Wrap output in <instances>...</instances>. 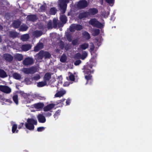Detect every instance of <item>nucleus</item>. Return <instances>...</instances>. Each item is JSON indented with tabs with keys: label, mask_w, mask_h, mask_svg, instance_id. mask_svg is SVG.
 <instances>
[{
	"label": "nucleus",
	"mask_w": 152,
	"mask_h": 152,
	"mask_svg": "<svg viewBox=\"0 0 152 152\" xmlns=\"http://www.w3.org/2000/svg\"><path fill=\"white\" fill-rule=\"evenodd\" d=\"M92 66V62H90L89 64L84 66L83 72L85 75V78L87 80L86 84L88 82L91 83L92 81V76L91 74L93 73Z\"/></svg>",
	"instance_id": "nucleus-1"
},
{
	"label": "nucleus",
	"mask_w": 152,
	"mask_h": 152,
	"mask_svg": "<svg viewBox=\"0 0 152 152\" xmlns=\"http://www.w3.org/2000/svg\"><path fill=\"white\" fill-rule=\"evenodd\" d=\"M37 124V121L36 119L32 118H28L25 123V126L27 129L32 130L34 129V125Z\"/></svg>",
	"instance_id": "nucleus-2"
},
{
	"label": "nucleus",
	"mask_w": 152,
	"mask_h": 152,
	"mask_svg": "<svg viewBox=\"0 0 152 152\" xmlns=\"http://www.w3.org/2000/svg\"><path fill=\"white\" fill-rule=\"evenodd\" d=\"M70 0H59L58 6L61 12L62 13H64L66 10L67 4Z\"/></svg>",
	"instance_id": "nucleus-3"
},
{
	"label": "nucleus",
	"mask_w": 152,
	"mask_h": 152,
	"mask_svg": "<svg viewBox=\"0 0 152 152\" xmlns=\"http://www.w3.org/2000/svg\"><path fill=\"white\" fill-rule=\"evenodd\" d=\"M90 25L96 27L101 28H103L104 25L98 21L95 18L91 19L89 22Z\"/></svg>",
	"instance_id": "nucleus-4"
},
{
	"label": "nucleus",
	"mask_w": 152,
	"mask_h": 152,
	"mask_svg": "<svg viewBox=\"0 0 152 152\" xmlns=\"http://www.w3.org/2000/svg\"><path fill=\"white\" fill-rule=\"evenodd\" d=\"M93 0H81L78 2L76 7L79 9L84 8L87 7L89 1H91Z\"/></svg>",
	"instance_id": "nucleus-5"
},
{
	"label": "nucleus",
	"mask_w": 152,
	"mask_h": 152,
	"mask_svg": "<svg viewBox=\"0 0 152 152\" xmlns=\"http://www.w3.org/2000/svg\"><path fill=\"white\" fill-rule=\"evenodd\" d=\"M83 28V26L80 25L72 24L70 26L69 30L70 31L73 32L75 30H80Z\"/></svg>",
	"instance_id": "nucleus-6"
},
{
	"label": "nucleus",
	"mask_w": 152,
	"mask_h": 152,
	"mask_svg": "<svg viewBox=\"0 0 152 152\" xmlns=\"http://www.w3.org/2000/svg\"><path fill=\"white\" fill-rule=\"evenodd\" d=\"M34 61L32 58L28 57L25 58L23 61V64L26 66L32 65L33 64Z\"/></svg>",
	"instance_id": "nucleus-7"
},
{
	"label": "nucleus",
	"mask_w": 152,
	"mask_h": 152,
	"mask_svg": "<svg viewBox=\"0 0 152 152\" xmlns=\"http://www.w3.org/2000/svg\"><path fill=\"white\" fill-rule=\"evenodd\" d=\"M0 90L4 93L9 94L11 92V89L7 86L0 85Z\"/></svg>",
	"instance_id": "nucleus-8"
},
{
	"label": "nucleus",
	"mask_w": 152,
	"mask_h": 152,
	"mask_svg": "<svg viewBox=\"0 0 152 152\" xmlns=\"http://www.w3.org/2000/svg\"><path fill=\"white\" fill-rule=\"evenodd\" d=\"M43 54L42 50H41L38 54L35 55V59L37 61L40 62L42 61L44 57Z\"/></svg>",
	"instance_id": "nucleus-9"
},
{
	"label": "nucleus",
	"mask_w": 152,
	"mask_h": 152,
	"mask_svg": "<svg viewBox=\"0 0 152 152\" xmlns=\"http://www.w3.org/2000/svg\"><path fill=\"white\" fill-rule=\"evenodd\" d=\"M55 105L54 104H48L44 107L43 110L45 112L50 111V112H52L51 110L52 108L54 107Z\"/></svg>",
	"instance_id": "nucleus-10"
},
{
	"label": "nucleus",
	"mask_w": 152,
	"mask_h": 152,
	"mask_svg": "<svg viewBox=\"0 0 152 152\" xmlns=\"http://www.w3.org/2000/svg\"><path fill=\"white\" fill-rule=\"evenodd\" d=\"M66 93V91L64 90L63 89H61L55 95V97H61L65 94Z\"/></svg>",
	"instance_id": "nucleus-11"
},
{
	"label": "nucleus",
	"mask_w": 152,
	"mask_h": 152,
	"mask_svg": "<svg viewBox=\"0 0 152 152\" xmlns=\"http://www.w3.org/2000/svg\"><path fill=\"white\" fill-rule=\"evenodd\" d=\"M37 118L39 122L40 123H44L46 121L45 118L42 114H38L37 116Z\"/></svg>",
	"instance_id": "nucleus-12"
},
{
	"label": "nucleus",
	"mask_w": 152,
	"mask_h": 152,
	"mask_svg": "<svg viewBox=\"0 0 152 152\" xmlns=\"http://www.w3.org/2000/svg\"><path fill=\"white\" fill-rule=\"evenodd\" d=\"M43 47V43L39 42L34 47V50L35 52H37L40 49H42Z\"/></svg>",
	"instance_id": "nucleus-13"
},
{
	"label": "nucleus",
	"mask_w": 152,
	"mask_h": 152,
	"mask_svg": "<svg viewBox=\"0 0 152 152\" xmlns=\"http://www.w3.org/2000/svg\"><path fill=\"white\" fill-rule=\"evenodd\" d=\"M33 100L32 96L31 95H28L26 96L23 100V102L25 103H30L31 101Z\"/></svg>",
	"instance_id": "nucleus-14"
},
{
	"label": "nucleus",
	"mask_w": 152,
	"mask_h": 152,
	"mask_svg": "<svg viewBox=\"0 0 152 152\" xmlns=\"http://www.w3.org/2000/svg\"><path fill=\"white\" fill-rule=\"evenodd\" d=\"M98 10L95 8H91L89 9L88 12H87L88 13V15H94L98 12Z\"/></svg>",
	"instance_id": "nucleus-15"
},
{
	"label": "nucleus",
	"mask_w": 152,
	"mask_h": 152,
	"mask_svg": "<svg viewBox=\"0 0 152 152\" xmlns=\"http://www.w3.org/2000/svg\"><path fill=\"white\" fill-rule=\"evenodd\" d=\"M27 19L28 20L34 21L37 19V18L35 15H29L27 16Z\"/></svg>",
	"instance_id": "nucleus-16"
},
{
	"label": "nucleus",
	"mask_w": 152,
	"mask_h": 152,
	"mask_svg": "<svg viewBox=\"0 0 152 152\" xmlns=\"http://www.w3.org/2000/svg\"><path fill=\"white\" fill-rule=\"evenodd\" d=\"M4 58L7 61H10L13 59V57L10 55L9 54H4L3 56Z\"/></svg>",
	"instance_id": "nucleus-17"
},
{
	"label": "nucleus",
	"mask_w": 152,
	"mask_h": 152,
	"mask_svg": "<svg viewBox=\"0 0 152 152\" xmlns=\"http://www.w3.org/2000/svg\"><path fill=\"white\" fill-rule=\"evenodd\" d=\"M44 106V104L42 103H38L33 105L34 107L36 109H42Z\"/></svg>",
	"instance_id": "nucleus-18"
},
{
	"label": "nucleus",
	"mask_w": 152,
	"mask_h": 152,
	"mask_svg": "<svg viewBox=\"0 0 152 152\" xmlns=\"http://www.w3.org/2000/svg\"><path fill=\"white\" fill-rule=\"evenodd\" d=\"M42 34V31L37 30L33 32V35L35 37H38Z\"/></svg>",
	"instance_id": "nucleus-19"
},
{
	"label": "nucleus",
	"mask_w": 152,
	"mask_h": 152,
	"mask_svg": "<svg viewBox=\"0 0 152 152\" xmlns=\"http://www.w3.org/2000/svg\"><path fill=\"white\" fill-rule=\"evenodd\" d=\"M31 46L29 44H25L23 45L21 47L22 50L24 51H27L29 50Z\"/></svg>",
	"instance_id": "nucleus-20"
},
{
	"label": "nucleus",
	"mask_w": 152,
	"mask_h": 152,
	"mask_svg": "<svg viewBox=\"0 0 152 152\" xmlns=\"http://www.w3.org/2000/svg\"><path fill=\"white\" fill-rule=\"evenodd\" d=\"M15 58L18 61H21L23 58V57L22 55L20 54L16 53L15 54L14 56Z\"/></svg>",
	"instance_id": "nucleus-21"
},
{
	"label": "nucleus",
	"mask_w": 152,
	"mask_h": 152,
	"mask_svg": "<svg viewBox=\"0 0 152 152\" xmlns=\"http://www.w3.org/2000/svg\"><path fill=\"white\" fill-rule=\"evenodd\" d=\"M83 37L86 39H89L90 38L89 34L87 32L84 31L82 33Z\"/></svg>",
	"instance_id": "nucleus-22"
},
{
	"label": "nucleus",
	"mask_w": 152,
	"mask_h": 152,
	"mask_svg": "<svg viewBox=\"0 0 152 152\" xmlns=\"http://www.w3.org/2000/svg\"><path fill=\"white\" fill-rule=\"evenodd\" d=\"M29 38V36L28 34H26L22 35L21 37V39L23 41H26Z\"/></svg>",
	"instance_id": "nucleus-23"
},
{
	"label": "nucleus",
	"mask_w": 152,
	"mask_h": 152,
	"mask_svg": "<svg viewBox=\"0 0 152 152\" xmlns=\"http://www.w3.org/2000/svg\"><path fill=\"white\" fill-rule=\"evenodd\" d=\"M88 13L87 12H84L81 13L79 15V18L80 19H82L84 17L88 16Z\"/></svg>",
	"instance_id": "nucleus-24"
},
{
	"label": "nucleus",
	"mask_w": 152,
	"mask_h": 152,
	"mask_svg": "<svg viewBox=\"0 0 152 152\" xmlns=\"http://www.w3.org/2000/svg\"><path fill=\"white\" fill-rule=\"evenodd\" d=\"M22 71L23 72L26 74H28L31 72V69L30 68H23Z\"/></svg>",
	"instance_id": "nucleus-25"
},
{
	"label": "nucleus",
	"mask_w": 152,
	"mask_h": 152,
	"mask_svg": "<svg viewBox=\"0 0 152 152\" xmlns=\"http://www.w3.org/2000/svg\"><path fill=\"white\" fill-rule=\"evenodd\" d=\"M7 76L6 73L2 69H0V77L4 78Z\"/></svg>",
	"instance_id": "nucleus-26"
},
{
	"label": "nucleus",
	"mask_w": 152,
	"mask_h": 152,
	"mask_svg": "<svg viewBox=\"0 0 152 152\" xmlns=\"http://www.w3.org/2000/svg\"><path fill=\"white\" fill-rule=\"evenodd\" d=\"M51 77V75L49 73H47L45 75L44 80V81L47 82L50 79Z\"/></svg>",
	"instance_id": "nucleus-27"
},
{
	"label": "nucleus",
	"mask_w": 152,
	"mask_h": 152,
	"mask_svg": "<svg viewBox=\"0 0 152 152\" xmlns=\"http://www.w3.org/2000/svg\"><path fill=\"white\" fill-rule=\"evenodd\" d=\"M21 23L19 20L15 21L13 23V26L15 28H18L20 26Z\"/></svg>",
	"instance_id": "nucleus-28"
},
{
	"label": "nucleus",
	"mask_w": 152,
	"mask_h": 152,
	"mask_svg": "<svg viewBox=\"0 0 152 152\" xmlns=\"http://www.w3.org/2000/svg\"><path fill=\"white\" fill-rule=\"evenodd\" d=\"M47 84V82L44 81H42L39 82L37 83V86L39 87H43Z\"/></svg>",
	"instance_id": "nucleus-29"
},
{
	"label": "nucleus",
	"mask_w": 152,
	"mask_h": 152,
	"mask_svg": "<svg viewBox=\"0 0 152 152\" xmlns=\"http://www.w3.org/2000/svg\"><path fill=\"white\" fill-rule=\"evenodd\" d=\"M13 100L14 102L16 105H18V96L17 94H15L13 96Z\"/></svg>",
	"instance_id": "nucleus-30"
},
{
	"label": "nucleus",
	"mask_w": 152,
	"mask_h": 152,
	"mask_svg": "<svg viewBox=\"0 0 152 152\" xmlns=\"http://www.w3.org/2000/svg\"><path fill=\"white\" fill-rule=\"evenodd\" d=\"M60 19L61 22L65 23L67 21V18L64 15H62L60 16Z\"/></svg>",
	"instance_id": "nucleus-31"
},
{
	"label": "nucleus",
	"mask_w": 152,
	"mask_h": 152,
	"mask_svg": "<svg viewBox=\"0 0 152 152\" xmlns=\"http://www.w3.org/2000/svg\"><path fill=\"white\" fill-rule=\"evenodd\" d=\"M100 31L98 29H94L92 31V34L93 36H95L98 35Z\"/></svg>",
	"instance_id": "nucleus-32"
},
{
	"label": "nucleus",
	"mask_w": 152,
	"mask_h": 152,
	"mask_svg": "<svg viewBox=\"0 0 152 152\" xmlns=\"http://www.w3.org/2000/svg\"><path fill=\"white\" fill-rule=\"evenodd\" d=\"M88 44L87 43H84L80 46V48L81 49L85 50L88 47Z\"/></svg>",
	"instance_id": "nucleus-33"
},
{
	"label": "nucleus",
	"mask_w": 152,
	"mask_h": 152,
	"mask_svg": "<svg viewBox=\"0 0 152 152\" xmlns=\"http://www.w3.org/2000/svg\"><path fill=\"white\" fill-rule=\"evenodd\" d=\"M13 76L16 79L19 80L21 78V75L18 73H15L13 74Z\"/></svg>",
	"instance_id": "nucleus-34"
},
{
	"label": "nucleus",
	"mask_w": 152,
	"mask_h": 152,
	"mask_svg": "<svg viewBox=\"0 0 152 152\" xmlns=\"http://www.w3.org/2000/svg\"><path fill=\"white\" fill-rule=\"evenodd\" d=\"M10 35L11 37L14 38L18 36V34L15 31H10Z\"/></svg>",
	"instance_id": "nucleus-35"
},
{
	"label": "nucleus",
	"mask_w": 152,
	"mask_h": 152,
	"mask_svg": "<svg viewBox=\"0 0 152 152\" xmlns=\"http://www.w3.org/2000/svg\"><path fill=\"white\" fill-rule=\"evenodd\" d=\"M28 28V27L26 25H23L20 26L19 29L20 31H25Z\"/></svg>",
	"instance_id": "nucleus-36"
},
{
	"label": "nucleus",
	"mask_w": 152,
	"mask_h": 152,
	"mask_svg": "<svg viewBox=\"0 0 152 152\" xmlns=\"http://www.w3.org/2000/svg\"><path fill=\"white\" fill-rule=\"evenodd\" d=\"M43 54L44 56V57H45V58H49L50 57V54L47 52H44L42 50Z\"/></svg>",
	"instance_id": "nucleus-37"
},
{
	"label": "nucleus",
	"mask_w": 152,
	"mask_h": 152,
	"mask_svg": "<svg viewBox=\"0 0 152 152\" xmlns=\"http://www.w3.org/2000/svg\"><path fill=\"white\" fill-rule=\"evenodd\" d=\"M57 11V10L55 7L51 8L50 11V14L51 15H54L55 14Z\"/></svg>",
	"instance_id": "nucleus-38"
},
{
	"label": "nucleus",
	"mask_w": 152,
	"mask_h": 152,
	"mask_svg": "<svg viewBox=\"0 0 152 152\" xmlns=\"http://www.w3.org/2000/svg\"><path fill=\"white\" fill-rule=\"evenodd\" d=\"M67 59L66 56L64 54H63L61 57L60 60L62 62H65Z\"/></svg>",
	"instance_id": "nucleus-39"
},
{
	"label": "nucleus",
	"mask_w": 152,
	"mask_h": 152,
	"mask_svg": "<svg viewBox=\"0 0 152 152\" xmlns=\"http://www.w3.org/2000/svg\"><path fill=\"white\" fill-rule=\"evenodd\" d=\"M17 126L16 124H14L12 125V131L13 133H14L15 132L17 133L18 132V130H16Z\"/></svg>",
	"instance_id": "nucleus-40"
},
{
	"label": "nucleus",
	"mask_w": 152,
	"mask_h": 152,
	"mask_svg": "<svg viewBox=\"0 0 152 152\" xmlns=\"http://www.w3.org/2000/svg\"><path fill=\"white\" fill-rule=\"evenodd\" d=\"M69 80L72 81H74L75 78L76 77V76H74L72 73L70 72H69Z\"/></svg>",
	"instance_id": "nucleus-41"
},
{
	"label": "nucleus",
	"mask_w": 152,
	"mask_h": 152,
	"mask_svg": "<svg viewBox=\"0 0 152 152\" xmlns=\"http://www.w3.org/2000/svg\"><path fill=\"white\" fill-rule=\"evenodd\" d=\"M53 27L55 28H56L57 27V19L54 18L53 19Z\"/></svg>",
	"instance_id": "nucleus-42"
},
{
	"label": "nucleus",
	"mask_w": 152,
	"mask_h": 152,
	"mask_svg": "<svg viewBox=\"0 0 152 152\" xmlns=\"http://www.w3.org/2000/svg\"><path fill=\"white\" fill-rule=\"evenodd\" d=\"M47 27L48 29H51L53 28V25L51 20H49L47 23Z\"/></svg>",
	"instance_id": "nucleus-43"
},
{
	"label": "nucleus",
	"mask_w": 152,
	"mask_h": 152,
	"mask_svg": "<svg viewBox=\"0 0 152 152\" xmlns=\"http://www.w3.org/2000/svg\"><path fill=\"white\" fill-rule=\"evenodd\" d=\"M88 54L86 51L83 52L82 55H81L82 59H84L87 56Z\"/></svg>",
	"instance_id": "nucleus-44"
},
{
	"label": "nucleus",
	"mask_w": 152,
	"mask_h": 152,
	"mask_svg": "<svg viewBox=\"0 0 152 152\" xmlns=\"http://www.w3.org/2000/svg\"><path fill=\"white\" fill-rule=\"evenodd\" d=\"M46 8V5H44L42 6H40V7L39 9V12H43L44 11Z\"/></svg>",
	"instance_id": "nucleus-45"
},
{
	"label": "nucleus",
	"mask_w": 152,
	"mask_h": 152,
	"mask_svg": "<svg viewBox=\"0 0 152 152\" xmlns=\"http://www.w3.org/2000/svg\"><path fill=\"white\" fill-rule=\"evenodd\" d=\"M106 1L111 6L113 5L114 0H106Z\"/></svg>",
	"instance_id": "nucleus-46"
},
{
	"label": "nucleus",
	"mask_w": 152,
	"mask_h": 152,
	"mask_svg": "<svg viewBox=\"0 0 152 152\" xmlns=\"http://www.w3.org/2000/svg\"><path fill=\"white\" fill-rule=\"evenodd\" d=\"M109 13L108 12H103L102 13V15L105 18L107 17L109 15Z\"/></svg>",
	"instance_id": "nucleus-47"
},
{
	"label": "nucleus",
	"mask_w": 152,
	"mask_h": 152,
	"mask_svg": "<svg viewBox=\"0 0 152 152\" xmlns=\"http://www.w3.org/2000/svg\"><path fill=\"white\" fill-rule=\"evenodd\" d=\"M75 57L76 59H81V55L80 53H78L76 54L75 56Z\"/></svg>",
	"instance_id": "nucleus-48"
},
{
	"label": "nucleus",
	"mask_w": 152,
	"mask_h": 152,
	"mask_svg": "<svg viewBox=\"0 0 152 152\" xmlns=\"http://www.w3.org/2000/svg\"><path fill=\"white\" fill-rule=\"evenodd\" d=\"M102 41V38L101 37H100L99 39H96V43L98 46H99L100 45V43Z\"/></svg>",
	"instance_id": "nucleus-49"
},
{
	"label": "nucleus",
	"mask_w": 152,
	"mask_h": 152,
	"mask_svg": "<svg viewBox=\"0 0 152 152\" xmlns=\"http://www.w3.org/2000/svg\"><path fill=\"white\" fill-rule=\"evenodd\" d=\"M66 36L67 39L69 41H71L72 40V37L71 35L69 34H66Z\"/></svg>",
	"instance_id": "nucleus-50"
},
{
	"label": "nucleus",
	"mask_w": 152,
	"mask_h": 152,
	"mask_svg": "<svg viewBox=\"0 0 152 152\" xmlns=\"http://www.w3.org/2000/svg\"><path fill=\"white\" fill-rule=\"evenodd\" d=\"M40 78V77L39 75H37L34 76L33 79L35 80H37Z\"/></svg>",
	"instance_id": "nucleus-51"
},
{
	"label": "nucleus",
	"mask_w": 152,
	"mask_h": 152,
	"mask_svg": "<svg viewBox=\"0 0 152 152\" xmlns=\"http://www.w3.org/2000/svg\"><path fill=\"white\" fill-rule=\"evenodd\" d=\"M91 45L90 46V51L91 52V54H92V52L94 51V46L93 44H91Z\"/></svg>",
	"instance_id": "nucleus-52"
},
{
	"label": "nucleus",
	"mask_w": 152,
	"mask_h": 152,
	"mask_svg": "<svg viewBox=\"0 0 152 152\" xmlns=\"http://www.w3.org/2000/svg\"><path fill=\"white\" fill-rule=\"evenodd\" d=\"M60 112L61 110H58L56 112L54 115V118H56V116L59 115Z\"/></svg>",
	"instance_id": "nucleus-53"
},
{
	"label": "nucleus",
	"mask_w": 152,
	"mask_h": 152,
	"mask_svg": "<svg viewBox=\"0 0 152 152\" xmlns=\"http://www.w3.org/2000/svg\"><path fill=\"white\" fill-rule=\"evenodd\" d=\"M45 129V127H40L37 128V130L38 132H41L44 130Z\"/></svg>",
	"instance_id": "nucleus-54"
},
{
	"label": "nucleus",
	"mask_w": 152,
	"mask_h": 152,
	"mask_svg": "<svg viewBox=\"0 0 152 152\" xmlns=\"http://www.w3.org/2000/svg\"><path fill=\"white\" fill-rule=\"evenodd\" d=\"M78 42V39H75L73 40L72 42V43L73 45H75Z\"/></svg>",
	"instance_id": "nucleus-55"
},
{
	"label": "nucleus",
	"mask_w": 152,
	"mask_h": 152,
	"mask_svg": "<svg viewBox=\"0 0 152 152\" xmlns=\"http://www.w3.org/2000/svg\"><path fill=\"white\" fill-rule=\"evenodd\" d=\"M81 62V61L80 60H77L75 63L74 64L75 65H78Z\"/></svg>",
	"instance_id": "nucleus-56"
},
{
	"label": "nucleus",
	"mask_w": 152,
	"mask_h": 152,
	"mask_svg": "<svg viewBox=\"0 0 152 152\" xmlns=\"http://www.w3.org/2000/svg\"><path fill=\"white\" fill-rule=\"evenodd\" d=\"M60 47L62 49H63L64 47V42H60Z\"/></svg>",
	"instance_id": "nucleus-57"
},
{
	"label": "nucleus",
	"mask_w": 152,
	"mask_h": 152,
	"mask_svg": "<svg viewBox=\"0 0 152 152\" xmlns=\"http://www.w3.org/2000/svg\"><path fill=\"white\" fill-rule=\"evenodd\" d=\"M69 84V83L68 82H65L63 86H68Z\"/></svg>",
	"instance_id": "nucleus-58"
},
{
	"label": "nucleus",
	"mask_w": 152,
	"mask_h": 152,
	"mask_svg": "<svg viewBox=\"0 0 152 152\" xmlns=\"http://www.w3.org/2000/svg\"><path fill=\"white\" fill-rule=\"evenodd\" d=\"M45 114L46 116L47 117H50L52 115L51 113L50 112L46 113H45Z\"/></svg>",
	"instance_id": "nucleus-59"
},
{
	"label": "nucleus",
	"mask_w": 152,
	"mask_h": 152,
	"mask_svg": "<svg viewBox=\"0 0 152 152\" xmlns=\"http://www.w3.org/2000/svg\"><path fill=\"white\" fill-rule=\"evenodd\" d=\"M24 124V123H21L20 125H19V126H18V128L19 129H21V127H22V126H23V125Z\"/></svg>",
	"instance_id": "nucleus-60"
},
{
	"label": "nucleus",
	"mask_w": 152,
	"mask_h": 152,
	"mask_svg": "<svg viewBox=\"0 0 152 152\" xmlns=\"http://www.w3.org/2000/svg\"><path fill=\"white\" fill-rule=\"evenodd\" d=\"M70 100L69 99H67V100L66 101V103L67 105H69L70 104Z\"/></svg>",
	"instance_id": "nucleus-61"
},
{
	"label": "nucleus",
	"mask_w": 152,
	"mask_h": 152,
	"mask_svg": "<svg viewBox=\"0 0 152 152\" xmlns=\"http://www.w3.org/2000/svg\"><path fill=\"white\" fill-rule=\"evenodd\" d=\"M69 45H67L65 46V48L66 50H68L69 48Z\"/></svg>",
	"instance_id": "nucleus-62"
},
{
	"label": "nucleus",
	"mask_w": 152,
	"mask_h": 152,
	"mask_svg": "<svg viewBox=\"0 0 152 152\" xmlns=\"http://www.w3.org/2000/svg\"><path fill=\"white\" fill-rule=\"evenodd\" d=\"M6 101L7 102H9L10 103H12V101H11L10 100H9V99H6Z\"/></svg>",
	"instance_id": "nucleus-63"
},
{
	"label": "nucleus",
	"mask_w": 152,
	"mask_h": 152,
	"mask_svg": "<svg viewBox=\"0 0 152 152\" xmlns=\"http://www.w3.org/2000/svg\"><path fill=\"white\" fill-rule=\"evenodd\" d=\"M58 78L60 79L61 80H62V76H60L58 77Z\"/></svg>",
	"instance_id": "nucleus-64"
}]
</instances>
